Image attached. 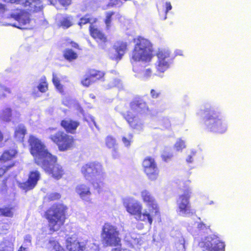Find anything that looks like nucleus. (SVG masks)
Instances as JSON below:
<instances>
[{"label":"nucleus","instance_id":"obj_1","mask_svg":"<svg viewBox=\"0 0 251 251\" xmlns=\"http://www.w3.org/2000/svg\"><path fill=\"white\" fill-rule=\"evenodd\" d=\"M135 43L132 50L130 61L136 62H150L153 56V49L151 42L148 39L138 36L133 39Z\"/></svg>","mask_w":251,"mask_h":251},{"label":"nucleus","instance_id":"obj_2","mask_svg":"<svg viewBox=\"0 0 251 251\" xmlns=\"http://www.w3.org/2000/svg\"><path fill=\"white\" fill-rule=\"evenodd\" d=\"M84 177L90 181L95 189H100L104 185L105 174L101 164L97 162H91L83 165L80 169Z\"/></svg>","mask_w":251,"mask_h":251},{"label":"nucleus","instance_id":"obj_3","mask_svg":"<svg viewBox=\"0 0 251 251\" xmlns=\"http://www.w3.org/2000/svg\"><path fill=\"white\" fill-rule=\"evenodd\" d=\"M66 209V207L63 204H57L51 206L46 211V217L50 231H58L64 224Z\"/></svg>","mask_w":251,"mask_h":251},{"label":"nucleus","instance_id":"obj_4","mask_svg":"<svg viewBox=\"0 0 251 251\" xmlns=\"http://www.w3.org/2000/svg\"><path fill=\"white\" fill-rule=\"evenodd\" d=\"M28 143L30 147L31 153L35 157V161L37 165H39L51 157L52 154L48 151L45 145L35 136L30 135Z\"/></svg>","mask_w":251,"mask_h":251},{"label":"nucleus","instance_id":"obj_5","mask_svg":"<svg viewBox=\"0 0 251 251\" xmlns=\"http://www.w3.org/2000/svg\"><path fill=\"white\" fill-rule=\"evenodd\" d=\"M206 116L204 119V124L209 131L219 133H224L226 130V126L222 120L219 118L217 113L214 110H205Z\"/></svg>","mask_w":251,"mask_h":251},{"label":"nucleus","instance_id":"obj_6","mask_svg":"<svg viewBox=\"0 0 251 251\" xmlns=\"http://www.w3.org/2000/svg\"><path fill=\"white\" fill-rule=\"evenodd\" d=\"M117 228L109 224H105L103 226L101 237L104 246H118L121 245V238Z\"/></svg>","mask_w":251,"mask_h":251},{"label":"nucleus","instance_id":"obj_7","mask_svg":"<svg viewBox=\"0 0 251 251\" xmlns=\"http://www.w3.org/2000/svg\"><path fill=\"white\" fill-rule=\"evenodd\" d=\"M183 193L179 196L176 201L177 212L180 215L187 216L193 215L195 212L191 208L190 199L191 191L189 187L184 186Z\"/></svg>","mask_w":251,"mask_h":251},{"label":"nucleus","instance_id":"obj_8","mask_svg":"<svg viewBox=\"0 0 251 251\" xmlns=\"http://www.w3.org/2000/svg\"><path fill=\"white\" fill-rule=\"evenodd\" d=\"M199 245L203 251H225L224 243L215 235L206 237Z\"/></svg>","mask_w":251,"mask_h":251},{"label":"nucleus","instance_id":"obj_9","mask_svg":"<svg viewBox=\"0 0 251 251\" xmlns=\"http://www.w3.org/2000/svg\"><path fill=\"white\" fill-rule=\"evenodd\" d=\"M57 158L55 156L51 155L48 160L43 161L39 165L46 172L51 174L52 176L59 179L62 176L64 171L62 167L58 164H56Z\"/></svg>","mask_w":251,"mask_h":251},{"label":"nucleus","instance_id":"obj_10","mask_svg":"<svg viewBox=\"0 0 251 251\" xmlns=\"http://www.w3.org/2000/svg\"><path fill=\"white\" fill-rule=\"evenodd\" d=\"M50 138L56 144L60 151H65L69 149L73 143V138L66 133L58 131L54 134L51 135Z\"/></svg>","mask_w":251,"mask_h":251},{"label":"nucleus","instance_id":"obj_11","mask_svg":"<svg viewBox=\"0 0 251 251\" xmlns=\"http://www.w3.org/2000/svg\"><path fill=\"white\" fill-rule=\"evenodd\" d=\"M11 17L15 22L10 23L8 25L17 27L20 29H26L28 28L30 23L29 15L27 13L23 10H17L11 14Z\"/></svg>","mask_w":251,"mask_h":251},{"label":"nucleus","instance_id":"obj_12","mask_svg":"<svg viewBox=\"0 0 251 251\" xmlns=\"http://www.w3.org/2000/svg\"><path fill=\"white\" fill-rule=\"evenodd\" d=\"M75 191L82 201L89 203L91 202V196L92 193L88 185L80 183L75 187Z\"/></svg>","mask_w":251,"mask_h":251},{"label":"nucleus","instance_id":"obj_13","mask_svg":"<svg viewBox=\"0 0 251 251\" xmlns=\"http://www.w3.org/2000/svg\"><path fill=\"white\" fill-rule=\"evenodd\" d=\"M141 196L144 202H145L148 208H152L155 213L158 212L159 207L154 198L151 193L147 190H144L141 192Z\"/></svg>","mask_w":251,"mask_h":251},{"label":"nucleus","instance_id":"obj_14","mask_svg":"<svg viewBox=\"0 0 251 251\" xmlns=\"http://www.w3.org/2000/svg\"><path fill=\"white\" fill-rule=\"evenodd\" d=\"M40 174L38 171H32L30 172L28 180L24 183H20V188L27 191L33 189L36 185L39 179Z\"/></svg>","mask_w":251,"mask_h":251},{"label":"nucleus","instance_id":"obj_15","mask_svg":"<svg viewBox=\"0 0 251 251\" xmlns=\"http://www.w3.org/2000/svg\"><path fill=\"white\" fill-rule=\"evenodd\" d=\"M159 209L158 210V213H155V211L153 210L152 208H149L148 210L147 209L145 210L143 212H142L141 211L138 216L136 217V219L138 221L148 223L149 225L151 226L153 222V217L156 215H159Z\"/></svg>","mask_w":251,"mask_h":251},{"label":"nucleus","instance_id":"obj_16","mask_svg":"<svg viewBox=\"0 0 251 251\" xmlns=\"http://www.w3.org/2000/svg\"><path fill=\"white\" fill-rule=\"evenodd\" d=\"M84 243H80L75 237H70L66 239V248L69 251H83L85 249Z\"/></svg>","mask_w":251,"mask_h":251},{"label":"nucleus","instance_id":"obj_17","mask_svg":"<svg viewBox=\"0 0 251 251\" xmlns=\"http://www.w3.org/2000/svg\"><path fill=\"white\" fill-rule=\"evenodd\" d=\"M158 59L157 71L160 73L164 72L169 67L168 62L166 59L169 57V54L163 50H159L156 54Z\"/></svg>","mask_w":251,"mask_h":251},{"label":"nucleus","instance_id":"obj_18","mask_svg":"<svg viewBox=\"0 0 251 251\" xmlns=\"http://www.w3.org/2000/svg\"><path fill=\"white\" fill-rule=\"evenodd\" d=\"M61 125L67 132L74 133L79 126V123L76 121L67 118L61 121Z\"/></svg>","mask_w":251,"mask_h":251},{"label":"nucleus","instance_id":"obj_19","mask_svg":"<svg viewBox=\"0 0 251 251\" xmlns=\"http://www.w3.org/2000/svg\"><path fill=\"white\" fill-rule=\"evenodd\" d=\"M89 30L91 36L97 40L98 42H106V37L97 27L91 25Z\"/></svg>","mask_w":251,"mask_h":251},{"label":"nucleus","instance_id":"obj_20","mask_svg":"<svg viewBox=\"0 0 251 251\" xmlns=\"http://www.w3.org/2000/svg\"><path fill=\"white\" fill-rule=\"evenodd\" d=\"M16 153L17 151L14 149L5 151L0 157V164L10 165L11 164H7V161L13 158Z\"/></svg>","mask_w":251,"mask_h":251},{"label":"nucleus","instance_id":"obj_21","mask_svg":"<svg viewBox=\"0 0 251 251\" xmlns=\"http://www.w3.org/2000/svg\"><path fill=\"white\" fill-rule=\"evenodd\" d=\"M142 210L141 204L134 202L128 203L126 205V211L131 215H136L137 217Z\"/></svg>","mask_w":251,"mask_h":251},{"label":"nucleus","instance_id":"obj_22","mask_svg":"<svg viewBox=\"0 0 251 251\" xmlns=\"http://www.w3.org/2000/svg\"><path fill=\"white\" fill-rule=\"evenodd\" d=\"M130 106L133 111L137 112H141L147 108L146 103L140 100H134L131 102Z\"/></svg>","mask_w":251,"mask_h":251},{"label":"nucleus","instance_id":"obj_23","mask_svg":"<svg viewBox=\"0 0 251 251\" xmlns=\"http://www.w3.org/2000/svg\"><path fill=\"white\" fill-rule=\"evenodd\" d=\"M148 178L151 180H155L159 176V169L157 166L143 171Z\"/></svg>","mask_w":251,"mask_h":251},{"label":"nucleus","instance_id":"obj_24","mask_svg":"<svg viewBox=\"0 0 251 251\" xmlns=\"http://www.w3.org/2000/svg\"><path fill=\"white\" fill-rule=\"evenodd\" d=\"M157 166V163L155 159L151 156H147L144 158L142 162V167L143 171L149 170L150 168H152Z\"/></svg>","mask_w":251,"mask_h":251},{"label":"nucleus","instance_id":"obj_25","mask_svg":"<svg viewBox=\"0 0 251 251\" xmlns=\"http://www.w3.org/2000/svg\"><path fill=\"white\" fill-rule=\"evenodd\" d=\"M85 75V78H90L91 77L101 78L104 76V73L103 72L98 71L95 69H89L86 71Z\"/></svg>","mask_w":251,"mask_h":251},{"label":"nucleus","instance_id":"obj_26","mask_svg":"<svg viewBox=\"0 0 251 251\" xmlns=\"http://www.w3.org/2000/svg\"><path fill=\"white\" fill-rule=\"evenodd\" d=\"M124 53L125 50L123 48H114L110 50L109 56L112 59L120 60Z\"/></svg>","mask_w":251,"mask_h":251},{"label":"nucleus","instance_id":"obj_27","mask_svg":"<svg viewBox=\"0 0 251 251\" xmlns=\"http://www.w3.org/2000/svg\"><path fill=\"white\" fill-rule=\"evenodd\" d=\"M26 133V129L23 125H19L16 128L15 131V137L19 141H22Z\"/></svg>","mask_w":251,"mask_h":251},{"label":"nucleus","instance_id":"obj_28","mask_svg":"<svg viewBox=\"0 0 251 251\" xmlns=\"http://www.w3.org/2000/svg\"><path fill=\"white\" fill-rule=\"evenodd\" d=\"M12 109L9 107H5L0 111V119L5 122H10L11 120Z\"/></svg>","mask_w":251,"mask_h":251},{"label":"nucleus","instance_id":"obj_29","mask_svg":"<svg viewBox=\"0 0 251 251\" xmlns=\"http://www.w3.org/2000/svg\"><path fill=\"white\" fill-rule=\"evenodd\" d=\"M0 251H13L12 240L4 239L0 244Z\"/></svg>","mask_w":251,"mask_h":251},{"label":"nucleus","instance_id":"obj_30","mask_svg":"<svg viewBox=\"0 0 251 251\" xmlns=\"http://www.w3.org/2000/svg\"><path fill=\"white\" fill-rule=\"evenodd\" d=\"M64 56L65 58L69 61H72L75 60L77 57V54L72 49H66L64 51Z\"/></svg>","mask_w":251,"mask_h":251},{"label":"nucleus","instance_id":"obj_31","mask_svg":"<svg viewBox=\"0 0 251 251\" xmlns=\"http://www.w3.org/2000/svg\"><path fill=\"white\" fill-rule=\"evenodd\" d=\"M73 25V18L71 16H66L62 18L60 22V26L63 28H68Z\"/></svg>","mask_w":251,"mask_h":251},{"label":"nucleus","instance_id":"obj_32","mask_svg":"<svg viewBox=\"0 0 251 251\" xmlns=\"http://www.w3.org/2000/svg\"><path fill=\"white\" fill-rule=\"evenodd\" d=\"M105 145L109 149H115L116 144V139L111 136H108L106 137Z\"/></svg>","mask_w":251,"mask_h":251},{"label":"nucleus","instance_id":"obj_33","mask_svg":"<svg viewBox=\"0 0 251 251\" xmlns=\"http://www.w3.org/2000/svg\"><path fill=\"white\" fill-rule=\"evenodd\" d=\"M48 247L49 248H52L55 251H65L59 243L54 240L49 241Z\"/></svg>","mask_w":251,"mask_h":251},{"label":"nucleus","instance_id":"obj_34","mask_svg":"<svg viewBox=\"0 0 251 251\" xmlns=\"http://www.w3.org/2000/svg\"><path fill=\"white\" fill-rule=\"evenodd\" d=\"M95 21V19L90 18L89 15H86L84 17L80 18V22L78 23V24L80 26H81L87 23L92 24L93 22Z\"/></svg>","mask_w":251,"mask_h":251},{"label":"nucleus","instance_id":"obj_35","mask_svg":"<svg viewBox=\"0 0 251 251\" xmlns=\"http://www.w3.org/2000/svg\"><path fill=\"white\" fill-rule=\"evenodd\" d=\"M10 89L0 84V99L2 100L6 97V93H10Z\"/></svg>","mask_w":251,"mask_h":251},{"label":"nucleus","instance_id":"obj_36","mask_svg":"<svg viewBox=\"0 0 251 251\" xmlns=\"http://www.w3.org/2000/svg\"><path fill=\"white\" fill-rule=\"evenodd\" d=\"M174 147L177 151H181L186 147L185 142L179 139L175 143Z\"/></svg>","mask_w":251,"mask_h":251},{"label":"nucleus","instance_id":"obj_37","mask_svg":"<svg viewBox=\"0 0 251 251\" xmlns=\"http://www.w3.org/2000/svg\"><path fill=\"white\" fill-rule=\"evenodd\" d=\"M0 215H2L6 217H12L13 213L11 209L8 207L3 208H0Z\"/></svg>","mask_w":251,"mask_h":251},{"label":"nucleus","instance_id":"obj_38","mask_svg":"<svg viewBox=\"0 0 251 251\" xmlns=\"http://www.w3.org/2000/svg\"><path fill=\"white\" fill-rule=\"evenodd\" d=\"M114 14L113 12H108L106 13V19L105 23L106 25V28L109 29L110 27V23L111 22V17Z\"/></svg>","mask_w":251,"mask_h":251},{"label":"nucleus","instance_id":"obj_39","mask_svg":"<svg viewBox=\"0 0 251 251\" xmlns=\"http://www.w3.org/2000/svg\"><path fill=\"white\" fill-rule=\"evenodd\" d=\"M14 164L10 165L3 164L2 167L0 168V176H2L7 170L14 166Z\"/></svg>","mask_w":251,"mask_h":251},{"label":"nucleus","instance_id":"obj_40","mask_svg":"<svg viewBox=\"0 0 251 251\" xmlns=\"http://www.w3.org/2000/svg\"><path fill=\"white\" fill-rule=\"evenodd\" d=\"M173 154L172 153L164 152L161 155L163 161L167 162L170 161L173 157Z\"/></svg>","mask_w":251,"mask_h":251},{"label":"nucleus","instance_id":"obj_41","mask_svg":"<svg viewBox=\"0 0 251 251\" xmlns=\"http://www.w3.org/2000/svg\"><path fill=\"white\" fill-rule=\"evenodd\" d=\"M172 8V6L170 3V2H166L165 3V10L164 12V16H162V19L163 20H165L167 18V14L168 12L171 10Z\"/></svg>","mask_w":251,"mask_h":251},{"label":"nucleus","instance_id":"obj_42","mask_svg":"<svg viewBox=\"0 0 251 251\" xmlns=\"http://www.w3.org/2000/svg\"><path fill=\"white\" fill-rule=\"evenodd\" d=\"M56 89L60 92L63 91V85L60 83L59 79H52Z\"/></svg>","mask_w":251,"mask_h":251},{"label":"nucleus","instance_id":"obj_43","mask_svg":"<svg viewBox=\"0 0 251 251\" xmlns=\"http://www.w3.org/2000/svg\"><path fill=\"white\" fill-rule=\"evenodd\" d=\"M37 88L41 92L44 93L47 90L48 85L46 82L44 81L39 84L37 86Z\"/></svg>","mask_w":251,"mask_h":251},{"label":"nucleus","instance_id":"obj_44","mask_svg":"<svg viewBox=\"0 0 251 251\" xmlns=\"http://www.w3.org/2000/svg\"><path fill=\"white\" fill-rule=\"evenodd\" d=\"M60 197V195L58 193H52L48 195V198L50 201L58 200Z\"/></svg>","mask_w":251,"mask_h":251},{"label":"nucleus","instance_id":"obj_45","mask_svg":"<svg viewBox=\"0 0 251 251\" xmlns=\"http://www.w3.org/2000/svg\"><path fill=\"white\" fill-rule=\"evenodd\" d=\"M95 82L93 79H82L81 84L85 87H89Z\"/></svg>","mask_w":251,"mask_h":251},{"label":"nucleus","instance_id":"obj_46","mask_svg":"<svg viewBox=\"0 0 251 251\" xmlns=\"http://www.w3.org/2000/svg\"><path fill=\"white\" fill-rule=\"evenodd\" d=\"M121 4V0H110V2L108 4L107 6H119Z\"/></svg>","mask_w":251,"mask_h":251},{"label":"nucleus","instance_id":"obj_47","mask_svg":"<svg viewBox=\"0 0 251 251\" xmlns=\"http://www.w3.org/2000/svg\"><path fill=\"white\" fill-rule=\"evenodd\" d=\"M8 228V225L7 224H2L0 225V234L5 233Z\"/></svg>","mask_w":251,"mask_h":251},{"label":"nucleus","instance_id":"obj_48","mask_svg":"<svg viewBox=\"0 0 251 251\" xmlns=\"http://www.w3.org/2000/svg\"><path fill=\"white\" fill-rule=\"evenodd\" d=\"M62 5H68L71 4V0H58Z\"/></svg>","mask_w":251,"mask_h":251},{"label":"nucleus","instance_id":"obj_49","mask_svg":"<svg viewBox=\"0 0 251 251\" xmlns=\"http://www.w3.org/2000/svg\"><path fill=\"white\" fill-rule=\"evenodd\" d=\"M195 154V152H192L191 153V155H189L188 156L187 159H186V161L187 163H192L193 161V156H194Z\"/></svg>","mask_w":251,"mask_h":251},{"label":"nucleus","instance_id":"obj_50","mask_svg":"<svg viewBox=\"0 0 251 251\" xmlns=\"http://www.w3.org/2000/svg\"><path fill=\"white\" fill-rule=\"evenodd\" d=\"M31 237L29 235H26L25 237V243L30 244L31 242Z\"/></svg>","mask_w":251,"mask_h":251},{"label":"nucleus","instance_id":"obj_51","mask_svg":"<svg viewBox=\"0 0 251 251\" xmlns=\"http://www.w3.org/2000/svg\"><path fill=\"white\" fill-rule=\"evenodd\" d=\"M151 97L153 98H156L158 96V94L154 89H151Z\"/></svg>","mask_w":251,"mask_h":251},{"label":"nucleus","instance_id":"obj_52","mask_svg":"<svg viewBox=\"0 0 251 251\" xmlns=\"http://www.w3.org/2000/svg\"><path fill=\"white\" fill-rule=\"evenodd\" d=\"M151 71L150 69H147L145 71V77H150L151 76Z\"/></svg>","mask_w":251,"mask_h":251},{"label":"nucleus","instance_id":"obj_53","mask_svg":"<svg viewBox=\"0 0 251 251\" xmlns=\"http://www.w3.org/2000/svg\"><path fill=\"white\" fill-rule=\"evenodd\" d=\"M5 11L4 5L0 3V14L3 13Z\"/></svg>","mask_w":251,"mask_h":251},{"label":"nucleus","instance_id":"obj_54","mask_svg":"<svg viewBox=\"0 0 251 251\" xmlns=\"http://www.w3.org/2000/svg\"><path fill=\"white\" fill-rule=\"evenodd\" d=\"M48 1L50 2V4L53 5H55L57 2V0H48Z\"/></svg>","mask_w":251,"mask_h":251},{"label":"nucleus","instance_id":"obj_55","mask_svg":"<svg viewBox=\"0 0 251 251\" xmlns=\"http://www.w3.org/2000/svg\"><path fill=\"white\" fill-rule=\"evenodd\" d=\"M18 251H28V250L26 248L21 247Z\"/></svg>","mask_w":251,"mask_h":251},{"label":"nucleus","instance_id":"obj_56","mask_svg":"<svg viewBox=\"0 0 251 251\" xmlns=\"http://www.w3.org/2000/svg\"><path fill=\"white\" fill-rule=\"evenodd\" d=\"M14 113H15L16 114V119H15V121H16L17 119H18L19 117H20V114L19 112H18L17 111H15L14 112Z\"/></svg>","mask_w":251,"mask_h":251},{"label":"nucleus","instance_id":"obj_57","mask_svg":"<svg viewBox=\"0 0 251 251\" xmlns=\"http://www.w3.org/2000/svg\"><path fill=\"white\" fill-rule=\"evenodd\" d=\"M112 251H125V250L123 249H120L117 248L112 250Z\"/></svg>","mask_w":251,"mask_h":251},{"label":"nucleus","instance_id":"obj_58","mask_svg":"<svg viewBox=\"0 0 251 251\" xmlns=\"http://www.w3.org/2000/svg\"><path fill=\"white\" fill-rule=\"evenodd\" d=\"M72 46L73 47L75 48H78V44L75 43H72Z\"/></svg>","mask_w":251,"mask_h":251},{"label":"nucleus","instance_id":"obj_59","mask_svg":"<svg viewBox=\"0 0 251 251\" xmlns=\"http://www.w3.org/2000/svg\"><path fill=\"white\" fill-rule=\"evenodd\" d=\"M115 83H114L113 82H112L110 85H108V86H105V87H106V88H107V89H108V88H111V87H112L114 86H115Z\"/></svg>","mask_w":251,"mask_h":251},{"label":"nucleus","instance_id":"obj_60","mask_svg":"<svg viewBox=\"0 0 251 251\" xmlns=\"http://www.w3.org/2000/svg\"><path fill=\"white\" fill-rule=\"evenodd\" d=\"M57 77H58V76H57V74H56L55 73H53L52 78L55 79V78H57Z\"/></svg>","mask_w":251,"mask_h":251},{"label":"nucleus","instance_id":"obj_61","mask_svg":"<svg viewBox=\"0 0 251 251\" xmlns=\"http://www.w3.org/2000/svg\"><path fill=\"white\" fill-rule=\"evenodd\" d=\"M115 109H116V110L117 111H119V112H121V111H120V109H121V106H120V105L117 106L115 108Z\"/></svg>","mask_w":251,"mask_h":251},{"label":"nucleus","instance_id":"obj_62","mask_svg":"<svg viewBox=\"0 0 251 251\" xmlns=\"http://www.w3.org/2000/svg\"><path fill=\"white\" fill-rule=\"evenodd\" d=\"M3 139V135L1 131H0V142H1Z\"/></svg>","mask_w":251,"mask_h":251},{"label":"nucleus","instance_id":"obj_63","mask_svg":"<svg viewBox=\"0 0 251 251\" xmlns=\"http://www.w3.org/2000/svg\"><path fill=\"white\" fill-rule=\"evenodd\" d=\"M204 225L203 224L201 223L199 224V227L201 228L202 226H204Z\"/></svg>","mask_w":251,"mask_h":251},{"label":"nucleus","instance_id":"obj_64","mask_svg":"<svg viewBox=\"0 0 251 251\" xmlns=\"http://www.w3.org/2000/svg\"><path fill=\"white\" fill-rule=\"evenodd\" d=\"M130 141H127V140H126V146H127L129 145H130Z\"/></svg>","mask_w":251,"mask_h":251}]
</instances>
